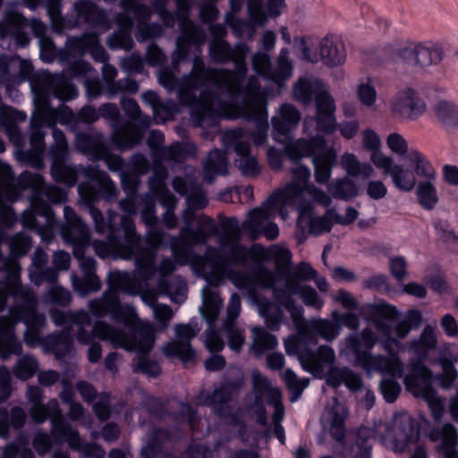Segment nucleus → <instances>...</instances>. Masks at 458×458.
Returning a JSON list of instances; mask_svg holds the SVG:
<instances>
[{
  "mask_svg": "<svg viewBox=\"0 0 458 458\" xmlns=\"http://www.w3.org/2000/svg\"><path fill=\"white\" fill-rule=\"evenodd\" d=\"M77 21L102 33L111 28L108 13L89 1L81 0L73 4Z\"/></svg>",
  "mask_w": 458,
  "mask_h": 458,
  "instance_id": "obj_30",
  "label": "nucleus"
},
{
  "mask_svg": "<svg viewBox=\"0 0 458 458\" xmlns=\"http://www.w3.org/2000/svg\"><path fill=\"white\" fill-rule=\"evenodd\" d=\"M205 270L209 274L210 279L216 282L222 280L226 273V261L218 251H213L206 257Z\"/></svg>",
  "mask_w": 458,
  "mask_h": 458,
  "instance_id": "obj_64",
  "label": "nucleus"
},
{
  "mask_svg": "<svg viewBox=\"0 0 458 458\" xmlns=\"http://www.w3.org/2000/svg\"><path fill=\"white\" fill-rule=\"evenodd\" d=\"M328 190L334 198L344 200L355 198L359 192L357 184L348 176L336 180Z\"/></svg>",
  "mask_w": 458,
  "mask_h": 458,
  "instance_id": "obj_62",
  "label": "nucleus"
},
{
  "mask_svg": "<svg viewBox=\"0 0 458 458\" xmlns=\"http://www.w3.org/2000/svg\"><path fill=\"white\" fill-rule=\"evenodd\" d=\"M84 174L91 182L79 184L80 198L89 208L96 231L99 233L108 231L107 242H93L95 253L102 259L114 252L122 259H134L136 276L143 282L152 280L155 270L152 266L154 254L141 246V236L136 233L133 220L126 216H120L117 212L109 211L108 221L106 223L101 211L93 206L100 199L110 201L117 197L118 191L114 182L105 171L93 165L88 166Z\"/></svg>",
  "mask_w": 458,
  "mask_h": 458,
  "instance_id": "obj_3",
  "label": "nucleus"
},
{
  "mask_svg": "<svg viewBox=\"0 0 458 458\" xmlns=\"http://www.w3.org/2000/svg\"><path fill=\"white\" fill-rule=\"evenodd\" d=\"M259 301L258 309L259 315L264 318L267 327L271 331H276L280 328L284 311L276 301Z\"/></svg>",
  "mask_w": 458,
  "mask_h": 458,
  "instance_id": "obj_53",
  "label": "nucleus"
},
{
  "mask_svg": "<svg viewBox=\"0 0 458 458\" xmlns=\"http://www.w3.org/2000/svg\"><path fill=\"white\" fill-rule=\"evenodd\" d=\"M325 87V84L313 76L300 77L293 85V98L307 106L310 105Z\"/></svg>",
  "mask_w": 458,
  "mask_h": 458,
  "instance_id": "obj_44",
  "label": "nucleus"
},
{
  "mask_svg": "<svg viewBox=\"0 0 458 458\" xmlns=\"http://www.w3.org/2000/svg\"><path fill=\"white\" fill-rule=\"evenodd\" d=\"M377 335L370 328L360 334H351L342 343L341 353L352 355L368 372L402 376L403 362L397 354L403 349L402 343L392 335V325L383 318H373Z\"/></svg>",
  "mask_w": 458,
  "mask_h": 458,
  "instance_id": "obj_5",
  "label": "nucleus"
},
{
  "mask_svg": "<svg viewBox=\"0 0 458 458\" xmlns=\"http://www.w3.org/2000/svg\"><path fill=\"white\" fill-rule=\"evenodd\" d=\"M343 168L349 176L369 179L375 174L373 166L369 163H362L352 153H344L341 157Z\"/></svg>",
  "mask_w": 458,
  "mask_h": 458,
  "instance_id": "obj_55",
  "label": "nucleus"
},
{
  "mask_svg": "<svg viewBox=\"0 0 458 458\" xmlns=\"http://www.w3.org/2000/svg\"><path fill=\"white\" fill-rule=\"evenodd\" d=\"M227 174V159L219 149L211 150L203 163V178L212 183L217 175Z\"/></svg>",
  "mask_w": 458,
  "mask_h": 458,
  "instance_id": "obj_50",
  "label": "nucleus"
},
{
  "mask_svg": "<svg viewBox=\"0 0 458 458\" xmlns=\"http://www.w3.org/2000/svg\"><path fill=\"white\" fill-rule=\"evenodd\" d=\"M301 282L293 273V275L286 276L284 287L279 286V288H275L274 290L275 301L284 306L289 312L292 319L294 308H298L301 310V312H304L303 307L293 298L294 294H300L301 289L304 285Z\"/></svg>",
  "mask_w": 458,
  "mask_h": 458,
  "instance_id": "obj_38",
  "label": "nucleus"
},
{
  "mask_svg": "<svg viewBox=\"0 0 458 458\" xmlns=\"http://www.w3.org/2000/svg\"><path fill=\"white\" fill-rule=\"evenodd\" d=\"M164 140V134L160 131L154 130L151 131L148 145L156 163L165 161L182 162L195 152L194 146L191 144L174 142L169 147L160 146Z\"/></svg>",
  "mask_w": 458,
  "mask_h": 458,
  "instance_id": "obj_24",
  "label": "nucleus"
},
{
  "mask_svg": "<svg viewBox=\"0 0 458 458\" xmlns=\"http://www.w3.org/2000/svg\"><path fill=\"white\" fill-rule=\"evenodd\" d=\"M120 6L123 11L131 12L133 18L139 21L135 38L139 42L159 38L163 34V28L157 23H148L151 16L150 8L143 4V0H120Z\"/></svg>",
  "mask_w": 458,
  "mask_h": 458,
  "instance_id": "obj_23",
  "label": "nucleus"
},
{
  "mask_svg": "<svg viewBox=\"0 0 458 458\" xmlns=\"http://www.w3.org/2000/svg\"><path fill=\"white\" fill-rule=\"evenodd\" d=\"M252 344L250 350L252 353L259 358L265 352L276 348L278 342L276 337L261 327H253L251 329Z\"/></svg>",
  "mask_w": 458,
  "mask_h": 458,
  "instance_id": "obj_52",
  "label": "nucleus"
},
{
  "mask_svg": "<svg viewBox=\"0 0 458 458\" xmlns=\"http://www.w3.org/2000/svg\"><path fill=\"white\" fill-rule=\"evenodd\" d=\"M381 145L379 136L373 130L367 129L363 131L362 146L364 149L370 152V161L377 168L380 166L379 164L390 157L382 153Z\"/></svg>",
  "mask_w": 458,
  "mask_h": 458,
  "instance_id": "obj_57",
  "label": "nucleus"
},
{
  "mask_svg": "<svg viewBox=\"0 0 458 458\" xmlns=\"http://www.w3.org/2000/svg\"><path fill=\"white\" fill-rule=\"evenodd\" d=\"M373 310L375 312V317L373 318H383L389 322L393 327L392 333L394 331L395 335L399 338H404L410 333L411 327V325H408V322L402 320L394 326L390 321L394 319L397 316V310L394 307L384 303L373 307Z\"/></svg>",
  "mask_w": 458,
  "mask_h": 458,
  "instance_id": "obj_56",
  "label": "nucleus"
},
{
  "mask_svg": "<svg viewBox=\"0 0 458 458\" xmlns=\"http://www.w3.org/2000/svg\"><path fill=\"white\" fill-rule=\"evenodd\" d=\"M324 144L323 137L317 136L310 140L300 139L286 147V154L293 161L313 156L315 179L318 183H325L328 181L335 160V154L332 150L318 153Z\"/></svg>",
  "mask_w": 458,
  "mask_h": 458,
  "instance_id": "obj_17",
  "label": "nucleus"
},
{
  "mask_svg": "<svg viewBox=\"0 0 458 458\" xmlns=\"http://www.w3.org/2000/svg\"><path fill=\"white\" fill-rule=\"evenodd\" d=\"M222 233L219 237V242L222 248H228L232 245L240 243L242 224L241 225L236 217H229L221 223Z\"/></svg>",
  "mask_w": 458,
  "mask_h": 458,
  "instance_id": "obj_60",
  "label": "nucleus"
},
{
  "mask_svg": "<svg viewBox=\"0 0 458 458\" xmlns=\"http://www.w3.org/2000/svg\"><path fill=\"white\" fill-rule=\"evenodd\" d=\"M66 47L65 58L68 55L82 56L89 53L96 62L105 64L108 61V54L100 44L98 36L94 32L70 38L66 42Z\"/></svg>",
  "mask_w": 458,
  "mask_h": 458,
  "instance_id": "obj_29",
  "label": "nucleus"
},
{
  "mask_svg": "<svg viewBox=\"0 0 458 458\" xmlns=\"http://www.w3.org/2000/svg\"><path fill=\"white\" fill-rule=\"evenodd\" d=\"M255 72L266 80L274 83L278 89L285 87L286 82L293 74V64L290 58V51L284 47L280 50L274 64L269 55L264 52H257L251 57Z\"/></svg>",
  "mask_w": 458,
  "mask_h": 458,
  "instance_id": "obj_19",
  "label": "nucleus"
},
{
  "mask_svg": "<svg viewBox=\"0 0 458 458\" xmlns=\"http://www.w3.org/2000/svg\"><path fill=\"white\" fill-rule=\"evenodd\" d=\"M156 292L159 295H167L172 301L181 304L186 300L187 284L180 276L160 277Z\"/></svg>",
  "mask_w": 458,
  "mask_h": 458,
  "instance_id": "obj_48",
  "label": "nucleus"
},
{
  "mask_svg": "<svg viewBox=\"0 0 458 458\" xmlns=\"http://www.w3.org/2000/svg\"><path fill=\"white\" fill-rule=\"evenodd\" d=\"M389 437H392L396 445L402 451L416 437L414 420L407 413L396 415L388 431Z\"/></svg>",
  "mask_w": 458,
  "mask_h": 458,
  "instance_id": "obj_40",
  "label": "nucleus"
},
{
  "mask_svg": "<svg viewBox=\"0 0 458 458\" xmlns=\"http://www.w3.org/2000/svg\"><path fill=\"white\" fill-rule=\"evenodd\" d=\"M106 140L101 133H79L76 135V146L83 153L92 156L93 159L97 157L104 146Z\"/></svg>",
  "mask_w": 458,
  "mask_h": 458,
  "instance_id": "obj_58",
  "label": "nucleus"
},
{
  "mask_svg": "<svg viewBox=\"0 0 458 458\" xmlns=\"http://www.w3.org/2000/svg\"><path fill=\"white\" fill-rule=\"evenodd\" d=\"M177 11L172 13L165 7V0H157V13L167 28H173L179 21L181 35L176 39V48L172 54V68L178 70L180 63L189 55L191 44L201 47L206 41L205 30L195 25L189 18V0H176Z\"/></svg>",
  "mask_w": 458,
  "mask_h": 458,
  "instance_id": "obj_12",
  "label": "nucleus"
},
{
  "mask_svg": "<svg viewBox=\"0 0 458 458\" xmlns=\"http://www.w3.org/2000/svg\"><path fill=\"white\" fill-rule=\"evenodd\" d=\"M189 74H187L188 76ZM178 80L170 67H160L157 72L158 82L167 90L174 91L177 89V98L182 106L192 109V114L198 120V123L202 125L206 120H214L217 113L225 112L228 109V103L216 95L210 89L202 88L193 90V95L197 98L196 103H184L180 96V89L184 85V78Z\"/></svg>",
  "mask_w": 458,
  "mask_h": 458,
  "instance_id": "obj_14",
  "label": "nucleus"
},
{
  "mask_svg": "<svg viewBox=\"0 0 458 458\" xmlns=\"http://www.w3.org/2000/svg\"><path fill=\"white\" fill-rule=\"evenodd\" d=\"M250 47L244 42H238L233 47L226 40H211L208 44V55L212 62L225 64H234L235 68H214L206 66L201 56H195L191 70L180 89L179 96L187 104L197 102L193 95L196 89L212 86V91L228 103V109L236 107V115L256 119L259 131H264L266 123V99L260 91L259 79L250 75L246 81L248 72L246 57ZM262 139L263 132H259Z\"/></svg>",
  "mask_w": 458,
  "mask_h": 458,
  "instance_id": "obj_1",
  "label": "nucleus"
},
{
  "mask_svg": "<svg viewBox=\"0 0 458 458\" xmlns=\"http://www.w3.org/2000/svg\"><path fill=\"white\" fill-rule=\"evenodd\" d=\"M285 196L286 186L272 193L261 207L249 212L248 218L242 222V228L250 240L255 241L260 235H264L269 241L278 237V226L270 220L274 217V208L280 203L286 204Z\"/></svg>",
  "mask_w": 458,
  "mask_h": 458,
  "instance_id": "obj_16",
  "label": "nucleus"
},
{
  "mask_svg": "<svg viewBox=\"0 0 458 458\" xmlns=\"http://www.w3.org/2000/svg\"><path fill=\"white\" fill-rule=\"evenodd\" d=\"M88 307L90 313L98 318L110 315L113 320L123 323L128 329V332L123 329L125 340L131 344V346L122 348L138 352L134 359L135 371H140L150 377H156L160 373L161 368L158 362L146 356L154 345L153 327L149 324L141 322L133 308L121 305L114 294L111 293H107L104 299L89 301Z\"/></svg>",
  "mask_w": 458,
  "mask_h": 458,
  "instance_id": "obj_6",
  "label": "nucleus"
},
{
  "mask_svg": "<svg viewBox=\"0 0 458 458\" xmlns=\"http://www.w3.org/2000/svg\"><path fill=\"white\" fill-rule=\"evenodd\" d=\"M319 57L327 66L343 64L346 59L344 43L334 37L323 38L319 42Z\"/></svg>",
  "mask_w": 458,
  "mask_h": 458,
  "instance_id": "obj_42",
  "label": "nucleus"
},
{
  "mask_svg": "<svg viewBox=\"0 0 458 458\" xmlns=\"http://www.w3.org/2000/svg\"><path fill=\"white\" fill-rule=\"evenodd\" d=\"M99 117L110 122L112 140L121 149L131 148L142 140V131L133 122H126L120 125V112L114 103H106L98 108Z\"/></svg>",
  "mask_w": 458,
  "mask_h": 458,
  "instance_id": "obj_20",
  "label": "nucleus"
},
{
  "mask_svg": "<svg viewBox=\"0 0 458 458\" xmlns=\"http://www.w3.org/2000/svg\"><path fill=\"white\" fill-rule=\"evenodd\" d=\"M315 101L316 122L318 129L327 133L335 131L337 127L335 118V106L326 86L315 98Z\"/></svg>",
  "mask_w": 458,
  "mask_h": 458,
  "instance_id": "obj_36",
  "label": "nucleus"
},
{
  "mask_svg": "<svg viewBox=\"0 0 458 458\" xmlns=\"http://www.w3.org/2000/svg\"><path fill=\"white\" fill-rule=\"evenodd\" d=\"M173 436L166 429H154L148 443L141 448L143 458H182L173 448Z\"/></svg>",
  "mask_w": 458,
  "mask_h": 458,
  "instance_id": "obj_31",
  "label": "nucleus"
},
{
  "mask_svg": "<svg viewBox=\"0 0 458 458\" xmlns=\"http://www.w3.org/2000/svg\"><path fill=\"white\" fill-rule=\"evenodd\" d=\"M45 409L47 418L52 424L50 434L55 438V443H62V438L73 428L64 420L63 411L56 399L49 400L47 403L45 404Z\"/></svg>",
  "mask_w": 458,
  "mask_h": 458,
  "instance_id": "obj_46",
  "label": "nucleus"
},
{
  "mask_svg": "<svg viewBox=\"0 0 458 458\" xmlns=\"http://www.w3.org/2000/svg\"><path fill=\"white\" fill-rule=\"evenodd\" d=\"M301 114L293 104H282L271 119L274 139L278 142L287 141L292 132L297 129Z\"/></svg>",
  "mask_w": 458,
  "mask_h": 458,
  "instance_id": "obj_27",
  "label": "nucleus"
},
{
  "mask_svg": "<svg viewBox=\"0 0 458 458\" xmlns=\"http://www.w3.org/2000/svg\"><path fill=\"white\" fill-rule=\"evenodd\" d=\"M62 442L67 443L69 447L78 452L81 458H104L106 456V451L101 445L85 442L75 428L66 434L62 438Z\"/></svg>",
  "mask_w": 458,
  "mask_h": 458,
  "instance_id": "obj_45",
  "label": "nucleus"
},
{
  "mask_svg": "<svg viewBox=\"0 0 458 458\" xmlns=\"http://www.w3.org/2000/svg\"><path fill=\"white\" fill-rule=\"evenodd\" d=\"M172 186L180 195H186V202L189 208L200 210L207 207L208 200L206 191L197 182L176 176L173 179Z\"/></svg>",
  "mask_w": 458,
  "mask_h": 458,
  "instance_id": "obj_35",
  "label": "nucleus"
},
{
  "mask_svg": "<svg viewBox=\"0 0 458 458\" xmlns=\"http://www.w3.org/2000/svg\"><path fill=\"white\" fill-rule=\"evenodd\" d=\"M247 7L250 21L238 19L233 13H226L225 23L237 38L250 39L256 33L255 24L263 23L266 20L264 0H247Z\"/></svg>",
  "mask_w": 458,
  "mask_h": 458,
  "instance_id": "obj_25",
  "label": "nucleus"
},
{
  "mask_svg": "<svg viewBox=\"0 0 458 458\" xmlns=\"http://www.w3.org/2000/svg\"><path fill=\"white\" fill-rule=\"evenodd\" d=\"M25 5L35 10L41 4H46L53 29L58 32L69 28L67 21L61 13V0H23Z\"/></svg>",
  "mask_w": 458,
  "mask_h": 458,
  "instance_id": "obj_51",
  "label": "nucleus"
},
{
  "mask_svg": "<svg viewBox=\"0 0 458 458\" xmlns=\"http://www.w3.org/2000/svg\"><path fill=\"white\" fill-rule=\"evenodd\" d=\"M434 114L440 126L447 132L458 131V106L454 102L440 100L434 106Z\"/></svg>",
  "mask_w": 458,
  "mask_h": 458,
  "instance_id": "obj_47",
  "label": "nucleus"
},
{
  "mask_svg": "<svg viewBox=\"0 0 458 458\" xmlns=\"http://www.w3.org/2000/svg\"><path fill=\"white\" fill-rule=\"evenodd\" d=\"M293 322L299 333V340L285 343V351L288 354H296L304 370L315 377H320L324 374L325 365L335 361L334 350L327 345H321L317 351L308 348V343L317 344V337L320 336L327 342H332L340 334L341 325L332 320L316 318L305 319L303 312L294 308L293 310Z\"/></svg>",
  "mask_w": 458,
  "mask_h": 458,
  "instance_id": "obj_7",
  "label": "nucleus"
},
{
  "mask_svg": "<svg viewBox=\"0 0 458 458\" xmlns=\"http://www.w3.org/2000/svg\"><path fill=\"white\" fill-rule=\"evenodd\" d=\"M404 383L414 396L425 399L436 394L432 387V373L420 361L413 363L411 373L404 377Z\"/></svg>",
  "mask_w": 458,
  "mask_h": 458,
  "instance_id": "obj_33",
  "label": "nucleus"
},
{
  "mask_svg": "<svg viewBox=\"0 0 458 458\" xmlns=\"http://www.w3.org/2000/svg\"><path fill=\"white\" fill-rule=\"evenodd\" d=\"M49 316L56 326L66 325L64 330L76 329L75 338L80 344H88L95 336H98V339L110 343L114 347L131 346V344L125 340L123 328L115 327L104 320H97L92 329L88 330L86 327L91 325V317L89 312L84 310L63 311L51 308Z\"/></svg>",
  "mask_w": 458,
  "mask_h": 458,
  "instance_id": "obj_10",
  "label": "nucleus"
},
{
  "mask_svg": "<svg viewBox=\"0 0 458 458\" xmlns=\"http://www.w3.org/2000/svg\"><path fill=\"white\" fill-rule=\"evenodd\" d=\"M241 311V298L239 294L233 293L227 306V317L224 322L222 332L228 340V345L233 351L239 352L245 342L244 330L234 325V320Z\"/></svg>",
  "mask_w": 458,
  "mask_h": 458,
  "instance_id": "obj_32",
  "label": "nucleus"
},
{
  "mask_svg": "<svg viewBox=\"0 0 458 458\" xmlns=\"http://www.w3.org/2000/svg\"><path fill=\"white\" fill-rule=\"evenodd\" d=\"M202 293L203 306L200 307V312L208 324L206 331V346L209 352H218L223 350L225 343L219 334L214 330V323L218 317L222 301L217 293L208 287H205Z\"/></svg>",
  "mask_w": 458,
  "mask_h": 458,
  "instance_id": "obj_22",
  "label": "nucleus"
},
{
  "mask_svg": "<svg viewBox=\"0 0 458 458\" xmlns=\"http://www.w3.org/2000/svg\"><path fill=\"white\" fill-rule=\"evenodd\" d=\"M27 413L21 406H13L10 410L0 408V438L7 440L11 437V428L21 430L26 424Z\"/></svg>",
  "mask_w": 458,
  "mask_h": 458,
  "instance_id": "obj_43",
  "label": "nucleus"
},
{
  "mask_svg": "<svg viewBox=\"0 0 458 458\" xmlns=\"http://www.w3.org/2000/svg\"><path fill=\"white\" fill-rule=\"evenodd\" d=\"M131 12L123 11L116 16V22L120 26L118 31L112 33L107 39V46L111 49L130 50L134 43L131 35V30L133 25V19L131 17Z\"/></svg>",
  "mask_w": 458,
  "mask_h": 458,
  "instance_id": "obj_39",
  "label": "nucleus"
},
{
  "mask_svg": "<svg viewBox=\"0 0 458 458\" xmlns=\"http://www.w3.org/2000/svg\"><path fill=\"white\" fill-rule=\"evenodd\" d=\"M236 107L229 109L227 112L217 113L218 115H225L231 119L243 118L246 121L253 122L255 125L254 131H249L242 128L229 130L224 132L222 140L227 149L233 148L238 158L235 159V165L245 176H255L259 174V167L257 158L250 155L251 146L250 140H253L257 146L262 145L267 138V110L266 109L265 123L263 138L259 139V124L256 119L246 118L243 115H236Z\"/></svg>",
  "mask_w": 458,
  "mask_h": 458,
  "instance_id": "obj_11",
  "label": "nucleus"
},
{
  "mask_svg": "<svg viewBox=\"0 0 458 458\" xmlns=\"http://www.w3.org/2000/svg\"><path fill=\"white\" fill-rule=\"evenodd\" d=\"M408 161L418 177L423 179L419 182L416 188V196L419 204L428 211L433 210L439 199L436 187L437 172L429 160L418 149H411L408 153Z\"/></svg>",
  "mask_w": 458,
  "mask_h": 458,
  "instance_id": "obj_18",
  "label": "nucleus"
},
{
  "mask_svg": "<svg viewBox=\"0 0 458 458\" xmlns=\"http://www.w3.org/2000/svg\"><path fill=\"white\" fill-rule=\"evenodd\" d=\"M27 27H30L38 41L43 38H47V26L40 20L28 21L16 11H6L4 20L0 21V47L12 50L15 47L29 46L30 38L25 31Z\"/></svg>",
  "mask_w": 458,
  "mask_h": 458,
  "instance_id": "obj_15",
  "label": "nucleus"
},
{
  "mask_svg": "<svg viewBox=\"0 0 458 458\" xmlns=\"http://www.w3.org/2000/svg\"><path fill=\"white\" fill-rule=\"evenodd\" d=\"M292 174L293 180L286 185L284 202L296 206L299 212L297 226L314 235L329 232L335 223V208L327 209L323 216H314L312 204L306 199V195L326 208L331 204L330 196L309 182L310 171L307 166L295 164Z\"/></svg>",
  "mask_w": 458,
  "mask_h": 458,
  "instance_id": "obj_8",
  "label": "nucleus"
},
{
  "mask_svg": "<svg viewBox=\"0 0 458 458\" xmlns=\"http://www.w3.org/2000/svg\"><path fill=\"white\" fill-rule=\"evenodd\" d=\"M122 292L126 294L134 296L140 294V297L144 303H146L152 310L158 304L157 301V294L151 290H142L140 283L135 278L132 277L127 272H120L114 271L110 272L108 275V289L106 290L102 296L99 298H96L95 300L104 299L105 295L107 293H114L119 303L122 305L118 293ZM123 306H124L123 304ZM130 307V305H128ZM131 308H132L131 306Z\"/></svg>",
  "mask_w": 458,
  "mask_h": 458,
  "instance_id": "obj_21",
  "label": "nucleus"
},
{
  "mask_svg": "<svg viewBox=\"0 0 458 458\" xmlns=\"http://www.w3.org/2000/svg\"><path fill=\"white\" fill-rule=\"evenodd\" d=\"M231 398V390L228 386H223L216 388L211 394H207L199 403L213 405L215 412L221 418H227L230 414L228 401Z\"/></svg>",
  "mask_w": 458,
  "mask_h": 458,
  "instance_id": "obj_54",
  "label": "nucleus"
},
{
  "mask_svg": "<svg viewBox=\"0 0 458 458\" xmlns=\"http://www.w3.org/2000/svg\"><path fill=\"white\" fill-rule=\"evenodd\" d=\"M199 328L191 325H177L175 333L177 340L172 341L163 347L164 354L167 357L179 358L183 363L191 362L195 358V351L192 349L191 341L193 339Z\"/></svg>",
  "mask_w": 458,
  "mask_h": 458,
  "instance_id": "obj_26",
  "label": "nucleus"
},
{
  "mask_svg": "<svg viewBox=\"0 0 458 458\" xmlns=\"http://www.w3.org/2000/svg\"><path fill=\"white\" fill-rule=\"evenodd\" d=\"M430 437L432 440L441 441V449L445 458H458V453L455 450L457 437L452 424L446 423L441 428H435ZM411 458H426L425 450L422 447H418Z\"/></svg>",
  "mask_w": 458,
  "mask_h": 458,
  "instance_id": "obj_37",
  "label": "nucleus"
},
{
  "mask_svg": "<svg viewBox=\"0 0 458 458\" xmlns=\"http://www.w3.org/2000/svg\"><path fill=\"white\" fill-rule=\"evenodd\" d=\"M65 224L61 226L63 239L73 247V255L78 259L83 278L74 279V290L81 296L101 289L100 279L96 275L97 261L91 257H86L84 250L89 245V227L74 209L69 206L64 208Z\"/></svg>",
  "mask_w": 458,
  "mask_h": 458,
  "instance_id": "obj_9",
  "label": "nucleus"
},
{
  "mask_svg": "<svg viewBox=\"0 0 458 458\" xmlns=\"http://www.w3.org/2000/svg\"><path fill=\"white\" fill-rule=\"evenodd\" d=\"M26 191L30 208L23 211L21 223L25 228L35 230L44 242H50L56 226L51 204L64 203L66 191L47 184L41 174L30 171L22 172L15 182L12 168L0 161V223L5 227H12L15 216L13 210L4 202V196L15 199Z\"/></svg>",
  "mask_w": 458,
  "mask_h": 458,
  "instance_id": "obj_4",
  "label": "nucleus"
},
{
  "mask_svg": "<svg viewBox=\"0 0 458 458\" xmlns=\"http://www.w3.org/2000/svg\"><path fill=\"white\" fill-rule=\"evenodd\" d=\"M326 380L334 388L344 384L352 392L360 390L363 386L360 376L348 367H331L327 373Z\"/></svg>",
  "mask_w": 458,
  "mask_h": 458,
  "instance_id": "obj_41",
  "label": "nucleus"
},
{
  "mask_svg": "<svg viewBox=\"0 0 458 458\" xmlns=\"http://www.w3.org/2000/svg\"><path fill=\"white\" fill-rule=\"evenodd\" d=\"M13 370L15 377L21 380L32 377L38 370L39 364L31 354L19 355Z\"/></svg>",
  "mask_w": 458,
  "mask_h": 458,
  "instance_id": "obj_63",
  "label": "nucleus"
},
{
  "mask_svg": "<svg viewBox=\"0 0 458 458\" xmlns=\"http://www.w3.org/2000/svg\"><path fill=\"white\" fill-rule=\"evenodd\" d=\"M198 228L195 233H198L196 237L190 235L187 241L191 243L205 244L208 237L216 235L218 227L213 218L206 215L198 216L197 218Z\"/></svg>",
  "mask_w": 458,
  "mask_h": 458,
  "instance_id": "obj_61",
  "label": "nucleus"
},
{
  "mask_svg": "<svg viewBox=\"0 0 458 458\" xmlns=\"http://www.w3.org/2000/svg\"><path fill=\"white\" fill-rule=\"evenodd\" d=\"M391 110L401 120L413 121L426 111V103L412 89L407 88L393 99Z\"/></svg>",
  "mask_w": 458,
  "mask_h": 458,
  "instance_id": "obj_28",
  "label": "nucleus"
},
{
  "mask_svg": "<svg viewBox=\"0 0 458 458\" xmlns=\"http://www.w3.org/2000/svg\"><path fill=\"white\" fill-rule=\"evenodd\" d=\"M30 87L35 111L30 120L31 148L26 151L25 157L34 168L44 166V126L52 128L55 141L49 149L52 177L56 182L72 187L78 181V173L74 166L66 164L68 143L64 131L56 128L55 124L70 123L73 113L67 106L52 107L50 98L54 96L62 101H68L77 97V89L64 76L47 72L33 75Z\"/></svg>",
  "mask_w": 458,
  "mask_h": 458,
  "instance_id": "obj_2",
  "label": "nucleus"
},
{
  "mask_svg": "<svg viewBox=\"0 0 458 458\" xmlns=\"http://www.w3.org/2000/svg\"><path fill=\"white\" fill-rule=\"evenodd\" d=\"M379 165L377 168L382 170L383 174L390 176L393 185L398 191L410 192L418 184L415 171H411L403 165L394 164L392 157Z\"/></svg>",
  "mask_w": 458,
  "mask_h": 458,
  "instance_id": "obj_34",
  "label": "nucleus"
},
{
  "mask_svg": "<svg viewBox=\"0 0 458 458\" xmlns=\"http://www.w3.org/2000/svg\"><path fill=\"white\" fill-rule=\"evenodd\" d=\"M75 332L76 329L74 331L62 330L48 335L44 337L43 347L47 352H52L56 358L61 359L71 351L72 346V335L75 336Z\"/></svg>",
  "mask_w": 458,
  "mask_h": 458,
  "instance_id": "obj_49",
  "label": "nucleus"
},
{
  "mask_svg": "<svg viewBox=\"0 0 458 458\" xmlns=\"http://www.w3.org/2000/svg\"><path fill=\"white\" fill-rule=\"evenodd\" d=\"M382 53L389 63H401L415 69L438 65L444 58V50L439 44L405 38H394L383 47Z\"/></svg>",
  "mask_w": 458,
  "mask_h": 458,
  "instance_id": "obj_13",
  "label": "nucleus"
},
{
  "mask_svg": "<svg viewBox=\"0 0 458 458\" xmlns=\"http://www.w3.org/2000/svg\"><path fill=\"white\" fill-rule=\"evenodd\" d=\"M121 106L130 119L128 122H133L137 128L142 131L143 137L145 131L151 124L150 117L142 114L138 103L133 98H122Z\"/></svg>",
  "mask_w": 458,
  "mask_h": 458,
  "instance_id": "obj_59",
  "label": "nucleus"
}]
</instances>
